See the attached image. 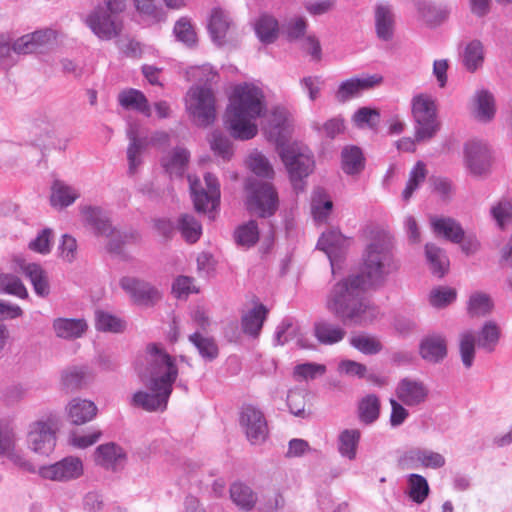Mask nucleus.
<instances>
[{
    "label": "nucleus",
    "instance_id": "obj_1",
    "mask_svg": "<svg viewBox=\"0 0 512 512\" xmlns=\"http://www.w3.org/2000/svg\"><path fill=\"white\" fill-rule=\"evenodd\" d=\"M398 268L393 254L392 237L387 232L376 233L364 250L361 272L352 274L333 286L326 299V309L343 324H371L379 311L364 297V291L383 285L387 277Z\"/></svg>",
    "mask_w": 512,
    "mask_h": 512
},
{
    "label": "nucleus",
    "instance_id": "obj_2",
    "mask_svg": "<svg viewBox=\"0 0 512 512\" xmlns=\"http://www.w3.org/2000/svg\"><path fill=\"white\" fill-rule=\"evenodd\" d=\"M147 366L140 373L147 390L134 393L132 405L146 411L165 410L178 376L174 359L159 345L152 343L146 348Z\"/></svg>",
    "mask_w": 512,
    "mask_h": 512
},
{
    "label": "nucleus",
    "instance_id": "obj_3",
    "mask_svg": "<svg viewBox=\"0 0 512 512\" xmlns=\"http://www.w3.org/2000/svg\"><path fill=\"white\" fill-rule=\"evenodd\" d=\"M266 110L264 95L252 84L238 85L230 97L226 110V125L230 134L240 140H249L258 132L254 121Z\"/></svg>",
    "mask_w": 512,
    "mask_h": 512
},
{
    "label": "nucleus",
    "instance_id": "obj_4",
    "mask_svg": "<svg viewBox=\"0 0 512 512\" xmlns=\"http://www.w3.org/2000/svg\"><path fill=\"white\" fill-rule=\"evenodd\" d=\"M193 76L204 85L191 87L186 97V108L198 126H208L214 122L216 117L215 95L207 84L217 78V73L212 67L205 65L195 68Z\"/></svg>",
    "mask_w": 512,
    "mask_h": 512
},
{
    "label": "nucleus",
    "instance_id": "obj_5",
    "mask_svg": "<svg viewBox=\"0 0 512 512\" xmlns=\"http://www.w3.org/2000/svg\"><path fill=\"white\" fill-rule=\"evenodd\" d=\"M126 0H102L86 17V24L101 40L118 37L123 30L121 13Z\"/></svg>",
    "mask_w": 512,
    "mask_h": 512
},
{
    "label": "nucleus",
    "instance_id": "obj_6",
    "mask_svg": "<svg viewBox=\"0 0 512 512\" xmlns=\"http://www.w3.org/2000/svg\"><path fill=\"white\" fill-rule=\"evenodd\" d=\"M278 154L284 163L296 191L303 190L302 180L314 169V159L308 147L299 143H278Z\"/></svg>",
    "mask_w": 512,
    "mask_h": 512
},
{
    "label": "nucleus",
    "instance_id": "obj_7",
    "mask_svg": "<svg viewBox=\"0 0 512 512\" xmlns=\"http://www.w3.org/2000/svg\"><path fill=\"white\" fill-rule=\"evenodd\" d=\"M500 338V328L494 321H487L478 335L472 330L464 331L459 338V351L461 361L466 368L473 365L475 347L491 353L494 351Z\"/></svg>",
    "mask_w": 512,
    "mask_h": 512
},
{
    "label": "nucleus",
    "instance_id": "obj_8",
    "mask_svg": "<svg viewBox=\"0 0 512 512\" xmlns=\"http://www.w3.org/2000/svg\"><path fill=\"white\" fill-rule=\"evenodd\" d=\"M412 115L415 121V141H427L439 130L435 100L427 94H419L412 99Z\"/></svg>",
    "mask_w": 512,
    "mask_h": 512
},
{
    "label": "nucleus",
    "instance_id": "obj_9",
    "mask_svg": "<svg viewBox=\"0 0 512 512\" xmlns=\"http://www.w3.org/2000/svg\"><path fill=\"white\" fill-rule=\"evenodd\" d=\"M247 208L260 217L272 216L278 208V194L269 182L249 178L246 183Z\"/></svg>",
    "mask_w": 512,
    "mask_h": 512
},
{
    "label": "nucleus",
    "instance_id": "obj_10",
    "mask_svg": "<svg viewBox=\"0 0 512 512\" xmlns=\"http://www.w3.org/2000/svg\"><path fill=\"white\" fill-rule=\"evenodd\" d=\"M188 182L197 212L212 213L217 209L220 203V185L213 174L204 175V184L193 175H188Z\"/></svg>",
    "mask_w": 512,
    "mask_h": 512
},
{
    "label": "nucleus",
    "instance_id": "obj_11",
    "mask_svg": "<svg viewBox=\"0 0 512 512\" xmlns=\"http://www.w3.org/2000/svg\"><path fill=\"white\" fill-rule=\"evenodd\" d=\"M58 419L48 416L29 425L27 432V445L30 450L40 455H49L56 446V433Z\"/></svg>",
    "mask_w": 512,
    "mask_h": 512
},
{
    "label": "nucleus",
    "instance_id": "obj_12",
    "mask_svg": "<svg viewBox=\"0 0 512 512\" xmlns=\"http://www.w3.org/2000/svg\"><path fill=\"white\" fill-rule=\"evenodd\" d=\"M83 471L82 461L78 457L68 456L54 464L41 466L37 473L45 480L68 482L81 477Z\"/></svg>",
    "mask_w": 512,
    "mask_h": 512
},
{
    "label": "nucleus",
    "instance_id": "obj_13",
    "mask_svg": "<svg viewBox=\"0 0 512 512\" xmlns=\"http://www.w3.org/2000/svg\"><path fill=\"white\" fill-rule=\"evenodd\" d=\"M119 284L131 300L140 306L152 307L162 298L158 288L143 279L125 276L120 279Z\"/></svg>",
    "mask_w": 512,
    "mask_h": 512
},
{
    "label": "nucleus",
    "instance_id": "obj_14",
    "mask_svg": "<svg viewBox=\"0 0 512 512\" xmlns=\"http://www.w3.org/2000/svg\"><path fill=\"white\" fill-rule=\"evenodd\" d=\"M239 422L251 444H261L266 440L268 426L261 410L252 405H244L240 412Z\"/></svg>",
    "mask_w": 512,
    "mask_h": 512
},
{
    "label": "nucleus",
    "instance_id": "obj_15",
    "mask_svg": "<svg viewBox=\"0 0 512 512\" xmlns=\"http://www.w3.org/2000/svg\"><path fill=\"white\" fill-rule=\"evenodd\" d=\"M464 164L473 176H482L491 167V151L488 145L481 141H469L464 146Z\"/></svg>",
    "mask_w": 512,
    "mask_h": 512
},
{
    "label": "nucleus",
    "instance_id": "obj_16",
    "mask_svg": "<svg viewBox=\"0 0 512 512\" xmlns=\"http://www.w3.org/2000/svg\"><path fill=\"white\" fill-rule=\"evenodd\" d=\"M395 396L406 407H417L427 401L429 388L422 380L407 376L398 381Z\"/></svg>",
    "mask_w": 512,
    "mask_h": 512
},
{
    "label": "nucleus",
    "instance_id": "obj_17",
    "mask_svg": "<svg viewBox=\"0 0 512 512\" xmlns=\"http://www.w3.org/2000/svg\"><path fill=\"white\" fill-rule=\"evenodd\" d=\"M379 75H371L365 78H350L343 81L335 92V99L339 103H345L357 97L363 90L372 88L382 82Z\"/></svg>",
    "mask_w": 512,
    "mask_h": 512
},
{
    "label": "nucleus",
    "instance_id": "obj_18",
    "mask_svg": "<svg viewBox=\"0 0 512 512\" xmlns=\"http://www.w3.org/2000/svg\"><path fill=\"white\" fill-rule=\"evenodd\" d=\"M81 215L84 223L90 226L96 235L104 237L116 235L108 215L101 208L84 206L81 208Z\"/></svg>",
    "mask_w": 512,
    "mask_h": 512
},
{
    "label": "nucleus",
    "instance_id": "obj_19",
    "mask_svg": "<svg viewBox=\"0 0 512 512\" xmlns=\"http://www.w3.org/2000/svg\"><path fill=\"white\" fill-rule=\"evenodd\" d=\"M419 352L427 362H441L447 355L446 338L441 334L427 335L420 343Z\"/></svg>",
    "mask_w": 512,
    "mask_h": 512
},
{
    "label": "nucleus",
    "instance_id": "obj_20",
    "mask_svg": "<svg viewBox=\"0 0 512 512\" xmlns=\"http://www.w3.org/2000/svg\"><path fill=\"white\" fill-rule=\"evenodd\" d=\"M126 460L124 450L115 443H106L97 447L95 461L106 469L116 470L122 467Z\"/></svg>",
    "mask_w": 512,
    "mask_h": 512
},
{
    "label": "nucleus",
    "instance_id": "obj_21",
    "mask_svg": "<svg viewBox=\"0 0 512 512\" xmlns=\"http://www.w3.org/2000/svg\"><path fill=\"white\" fill-rule=\"evenodd\" d=\"M66 411L72 424L82 425L96 416L97 407L90 400L74 398L66 406Z\"/></svg>",
    "mask_w": 512,
    "mask_h": 512
},
{
    "label": "nucleus",
    "instance_id": "obj_22",
    "mask_svg": "<svg viewBox=\"0 0 512 512\" xmlns=\"http://www.w3.org/2000/svg\"><path fill=\"white\" fill-rule=\"evenodd\" d=\"M190 153L183 147L168 151L161 158V165L170 176L181 177L189 163Z\"/></svg>",
    "mask_w": 512,
    "mask_h": 512
},
{
    "label": "nucleus",
    "instance_id": "obj_23",
    "mask_svg": "<svg viewBox=\"0 0 512 512\" xmlns=\"http://www.w3.org/2000/svg\"><path fill=\"white\" fill-rule=\"evenodd\" d=\"M347 332L339 324L328 320H320L314 324V336L323 345H334L341 342Z\"/></svg>",
    "mask_w": 512,
    "mask_h": 512
},
{
    "label": "nucleus",
    "instance_id": "obj_24",
    "mask_svg": "<svg viewBox=\"0 0 512 512\" xmlns=\"http://www.w3.org/2000/svg\"><path fill=\"white\" fill-rule=\"evenodd\" d=\"M231 24L232 20L226 11L220 8H214L211 12L208 24L212 40L218 45H222Z\"/></svg>",
    "mask_w": 512,
    "mask_h": 512
},
{
    "label": "nucleus",
    "instance_id": "obj_25",
    "mask_svg": "<svg viewBox=\"0 0 512 512\" xmlns=\"http://www.w3.org/2000/svg\"><path fill=\"white\" fill-rule=\"evenodd\" d=\"M394 13L389 5L379 4L375 8V28L379 39L389 41L394 32Z\"/></svg>",
    "mask_w": 512,
    "mask_h": 512
},
{
    "label": "nucleus",
    "instance_id": "obj_26",
    "mask_svg": "<svg viewBox=\"0 0 512 512\" xmlns=\"http://www.w3.org/2000/svg\"><path fill=\"white\" fill-rule=\"evenodd\" d=\"M52 327L57 337L76 339L85 333L87 323L83 319L57 318L53 321Z\"/></svg>",
    "mask_w": 512,
    "mask_h": 512
},
{
    "label": "nucleus",
    "instance_id": "obj_27",
    "mask_svg": "<svg viewBox=\"0 0 512 512\" xmlns=\"http://www.w3.org/2000/svg\"><path fill=\"white\" fill-rule=\"evenodd\" d=\"M431 225L435 233L442 235L445 239L460 243L464 236V230L459 222L450 217L433 218Z\"/></svg>",
    "mask_w": 512,
    "mask_h": 512
},
{
    "label": "nucleus",
    "instance_id": "obj_28",
    "mask_svg": "<svg viewBox=\"0 0 512 512\" xmlns=\"http://www.w3.org/2000/svg\"><path fill=\"white\" fill-rule=\"evenodd\" d=\"M22 271L29 278L35 293L40 297H47L50 293V285L47 273L36 263H27L22 266Z\"/></svg>",
    "mask_w": 512,
    "mask_h": 512
},
{
    "label": "nucleus",
    "instance_id": "obj_29",
    "mask_svg": "<svg viewBox=\"0 0 512 512\" xmlns=\"http://www.w3.org/2000/svg\"><path fill=\"white\" fill-rule=\"evenodd\" d=\"M51 190L50 201L54 207H68L80 196L77 189L60 180L54 181Z\"/></svg>",
    "mask_w": 512,
    "mask_h": 512
},
{
    "label": "nucleus",
    "instance_id": "obj_30",
    "mask_svg": "<svg viewBox=\"0 0 512 512\" xmlns=\"http://www.w3.org/2000/svg\"><path fill=\"white\" fill-rule=\"evenodd\" d=\"M118 100L125 109H133L147 117L151 116L149 102L146 96L139 90L129 89L122 91L118 96Z\"/></svg>",
    "mask_w": 512,
    "mask_h": 512
},
{
    "label": "nucleus",
    "instance_id": "obj_31",
    "mask_svg": "<svg viewBox=\"0 0 512 512\" xmlns=\"http://www.w3.org/2000/svg\"><path fill=\"white\" fill-rule=\"evenodd\" d=\"M425 255L433 275L441 278L449 268V259L443 249L435 244L428 243L425 246Z\"/></svg>",
    "mask_w": 512,
    "mask_h": 512
},
{
    "label": "nucleus",
    "instance_id": "obj_32",
    "mask_svg": "<svg viewBox=\"0 0 512 512\" xmlns=\"http://www.w3.org/2000/svg\"><path fill=\"white\" fill-rule=\"evenodd\" d=\"M230 498L233 503L244 511H250L257 502V494L252 488L242 482L230 486Z\"/></svg>",
    "mask_w": 512,
    "mask_h": 512
},
{
    "label": "nucleus",
    "instance_id": "obj_33",
    "mask_svg": "<svg viewBox=\"0 0 512 512\" xmlns=\"http://www.w3.org/2000/svg\"><path fill=\"white\" fill-rule=\"evenodd\" d=\"M381 403L375 394L364 396L358 403L357 412L360 422L370 425L378 420L380 416Z\"/></svg>",
    "mask_w": 512,
    "mask_h": 512
},
{
    "label": "nucleus",
    "instance_id": "obj_34",
    "mask_svg": "<svg viewBox=\"0 0 512 512\" xmlns=\"http://www.w3.org/2000/svg\"><path fill=\"white\" fill-rule=\"evenodd\" d=\"M268 310L263 304L256 305L242 317V328L246 334L257 336L267 317Z\"/></svg>",
    "mask_w": 512,
    "mask_h": 512
},
{
    "label": "nucleus",
    "instance_id": "obj_35",
    "mask_svg": "<svg viewBox=\"0 0 512 512\" xmlns=\"http://www.w3.org/2000/svg\"><path fill=\"white\" fill-rule=\"evenodd\" d=\"M342 169L345 173L358 174L364 169L365 159L361 149L357 146H348L342 150Z\"/></svg>",
    "mask_w": 512,
    "mask_h": 512
},
{
    "label": "nucleus",
    "instance_id": "obj_36",
    "mask_svg": "<svg viewBox=\"0 0 512 512\" xmlns=\"http://www.w3.org/2000/svg\"><path fill=\"white\" fill-rule=\"evenodd\" d=\"M361 433L357 429H346L338 437V450L341 456L354 460L357 454V447Z\"/></svg>",
    "mask_w": 512,
    "mask_h": 512
},
{
    "label": "nucleus",
    "instance_id": "obj_37",
    "mask_svg": "<svg viewBox=\"0 0 512 512\" xmlns=\"http://www.w3.org/2000/svg\"><path fill=\"white\" fill-rule=\"evenodd\" d=\"M345 237L336 230H330L323 233L317 243V248L324 251L333 266V257L344 246Z\"/></svg>",
    "mask_w": 512,
    "mask_h": 512
},
{
    "label": "nucleus",
    "instance_id": "obj_38",
    "mask_svg": "<svg viewBox=\"0 0 512 512\" xmlns=\"http://www.w3.org/2000/svg\"><path fill=\"white\" fill-rule=\"evenodd\" d=\"M255 31L261 42L273 43L279 32L278 21L269 14H262L255 24Z\"/></svg>",
    "mask_w": 512,
    "mask_h": 512
},
{
    "label": "nucleus",
    "instance_id": "obj_39",
    "mask_svg": "<svg viewBox=\"0 0 512 512\" xmlns=\"http://www.w3.org/2000/svg\"><path fill=\"white\" fill-rule=\"evenodd\" d=\"M476 105V118L482 122L490 121L495 115L493 95L486 91H478L474 97Z\"/></svg>",
    "mask_w": 512,
    "mask_h": 512
},
{
    "label": "nucleus",
    "instance_id": "obj_40",
    "mask_svg": "<svg viewBox=\"0 0 512 512\" xmlns=\"http://www.w3.org/2000/svg\"><path fill=\"white\" fill-rule=\"evenodd\" d=\"M494 307L491 297L483 292H474L471 294L467 311L471 317H483L491 313Z\"/></svg>",
    "mask_w": 512,
    "mask_h": 512
},
{
    "label": "nucleus",
    "instance_id": "obj_41",
    "mask_svg": "<svg viewBox=\"0 0 512 512\" xmlns=\"http://www.w3.org/2000/svg\"><path fill=\"white\" fill-rule=\"evenodd\" d=\"M409 497L417 504L423 503L429 495V485L425 477L419 474H410L407 478Z\"/></svg>",
    "mask_w": 512,
    "mask_h": 512
},
{
    "label": "nucleus",
    "instance_id": "obj_42",
    "mask_svg": "<svg viewBox=\"0 0 512 512\" xmlns=\"http://www.w3.org/2000/svg\"><path fill=\"white\" fill-rule=\"evenodd\" d=\"M349 342L352 347L365 355H376L383 348L381 341L376 336L369 334L352 336Z\"/></svg>",
    "mask_w": 512,
    "mask_h": 512
},
{
    "label": "nucleus",
    "instance_id": "obj_43",
    "mask_svg": "<svg viewBox=\"0 0 512 512\" xmlns=\"http://www.w3.org/2000/svg\"><path fill=\"white\" fill-rule=\"evenodd\" d=\"M178 229L186 241L190 243L196 242L202 234V226L200 222L190 214H183L178 220Z\"/></svg>",
    "mask_w": 512,
    "mask_h": 512
},
{
    "label": "nucleus",
    "instance_id": "obj_44",
    "mask_svg": "<svg viewBox=\"0 0 512 512\" xmlns=\"http://www.w3.org/2000/svg\"><path fill=\"white\" fill-rule=\"evenodd\" d=\"M426 176L427 171L425 164L421 161H418L410 171L408 182L402 192V199L405 202L410 200L413 193L418 189L420 184L424 182Z\"/></svg>",
    "mask_w": 512,
    "mask_h": 512
},
{
    "label": "nucleus",
    "instance_id": "obj_45",
    "mask_svg": "<svg viewBox=\"0 0 512 512\" xmlns=\"http://www.w3.org/2000/svg\"><path fill=\"white\" fill-rule=\"evenodd\" d=\"M484 60L483 45L478 40L470 42L463 54V64L469 71H475L480 67Z\"/></svg>",
    "mask_w": 512,
    "mask_h": 512
},
{
    "label": "nucleus",
    "instance_id": "obj_46",
    "mask_svg": "<svg viewBox=\"0 0 512 512\" xmlns=\"http://www.w3.org/2000/svg\"><path fill=\"white\" fill-rule=\"evenodd\" d=\"M248 166L251 171L259 177L272 179L274 177V169L265 155L260 152H253L248 159Z\"/></svg>",
    "mask_w": 512,
    "mask_h": 512
},
{
    "label": "nucleus",
    "instance_id": "obj_47",
    "mask_svg": "<svg viewBox=\"0 0 512 512\" xmlns=\"http://www.w3.org/2000/svg\"><path fill=\"white\" fill-rule=\"evenodd\" d=\"M95 321V327L99 331L119 333L125 329L124 321L104 311H96Z\"/></svg>",
    "mask_w": 512,
    "mask_h": 512
},
{
    "label": "nucleus",
    "instance_id": "obj_48",
    "mask_svg": "<svg viewBox=\"0 0 512 512\" xmlns=\"http://www.w3.org/2000/svg\"><path fill=\"white\" fill-rule=\"evenodd\" d=\"M189 340L203 358L213 360L217 357L218 347L212 338L204 337L199 332H195L189 336Z\"/></svg>",
    "mask_w": 512,
    "mask_h": 512
},
{
    "label": "nucleus",
    "instance_id": "obj_49",
    "mask_svg": "<svg viewBox=\"0 0 512 512\" xmlns=\"http://www.w3.org/2000/svg\"><path fill=\"white\" fill-rule=\"evenodd\" d=\"M259 239V230L254 220L249 221L237 228L235 231V240L241 246L251 247Z\"/></svg>",
    "mask_w": 512,
    "mask_h": 512
},
{
    "label": "nucleus",
    "instance_id": "obj_50",
    "mask_svg": "<svg viewBox=\"0 0 512 512\" xmlns=\"http://www.w3.org/2000/svg\"><path fill=\"white\" fill-rule=\"evenodd\" d=\"M490 213L498 227L504 229L512 221V201L507 198L499 200L491 207Z\"/></svg>",
    "mask_w": 512,
    "mask_h": 512
},
{
    "label": "nucleus",
    "instance_id": "obj_51",
    "mask_svg": "<svg viewBox=\"0 0 512 512\" xmlns=\"http://www.w3.org/2000/svg\"><path fill=\"white\" fill-rule=\"evenodd\" d=\"M62 384L69 390L74 391L86 384L87 373L83 368H69L62 373Z\"/></svg>",
    "mask_w": 512,
    "mask_h": 512
},
{
    "label": "nucleus",
    "instance_id": "obj_52",
    "mask_svg": "<svg viewBox=\"0 0 512 512\" xmlns=\"http://www.w3.org/2000/svg\"><path fill=\"white\" fill-rule=\"evenodd\" d=\"M352 120L358 128L374 129L379 124L380 114L376 109L362 107L354 113Z\"/></svg>",
    "mask_w": 512,
    "mask_h": 512
},
{
    "label": "nucleus",
    "instance_id": "obj_53",
    "mask_svg": "<svg viewBox=\"0 0 512 512\" xmlns=\"http://www.w3.org/2000/svg\"><path fill=\"white\" fill-rule=\"evenodd\" d=\"M14 448H16L14 427L6 421H0V457H4Z\"/></svg>",
    "mask_w": 512,
    "mask_h": 512
},
{
    "label": "nucleus",
    "instance_id": "obj_54",
    "mask_svg": "<svg viewBox=\"0 0 512 512\" xmlns=\"http://www.w3.org/2000/svg\"><path fill=\"white\" fill-rule=\"evenodd\" d=\"M0 290L19 298L28 297V292L22 281L14 275L0 276Z\"/></svg>",
    "mask_w": 512,
    "mask_h": 512
},
{
    "label": "nucleus",
    "instance_id": "obj_55",
    "mask_svg": "<svg viewBox=\"0 0 512 512\" xmlns=\"http://www.w3.org/2000/svg\"><path fill=\"white\" fill-rule=\"evenodd\" d=\"M210 146L215 154L221 156L224 160L230 159L232 155V145L230 140L221 132L214 131L210 136Z\"/></svg>",
    "mask_w": 512,
    "mask_h": 512
},
{
    "label": "nucleus",
    "instance_id": "obj_56",
    "mask_svg": "<svg viewBox=\"0 0 512 512\" xmlns=\"http://www.w3.org/2000/svg\"><path fill=\"white\" fill-rule=\"evenodd\" d=\"M456 290L450 287H438L429 295V302L433 307H445L456 299Z\"/></svg>",
    "mask_w": 512,
    "mask_h": 512
},
{
    "label": "nucleus",
    "instance_id": "obj_57",
    "mask_svg": "<svg viewBox=\"0 0 512 512\" xmlns=\"http://www.w3.org/2000/svg\"><path fill=\"white\" fill-rule=\"evenodd\" d=\"M18 55L14 52V45L6 36H0V66L11 68L17 62Z\"/></svg>",
    "mask_w": 512,
    "mask_h": 512
},
{
    "label": "nucleus",
    "instance_id": "obj_58",
    "mask_svg": "<svg viewBox=\"0 0 512 512\" xmlns=\"http://www.w3.org/2000/svg\"><path fill=\"white\" fill-rule=\"evenodd\" d=\"M174 33L176 37L187 45H193L196 42V34L191 23L182 18L175 24Z\"/></svg>",
    "mask_w": 512,
    "mask_h": 512
},
{
    "label": "nucleus",
    "instance_id": "obj_59",
    "mask_svg": "<svg viewBox=\"0 0 512 512\" xmlns=\"http://www.w3.org/2000/svg\"><path fill=\"white\" fill-rule=\"evenodd\" d=\"M115 234L107 237L109 238L108 249L115 253H119L124 244L137 241L139 238L137 232H120L115 229Z\"/></svg>",
    "mask_w": 512,
    "mask_h": 512
},
{
    "label": "nucleus",
    "instance_id": "obj_60",
    "mask_svg": "<svg viewBox=\"0 0 512 512\" xmlns=\"http://www.w3.org/2000/svg\"><path fill=\"white\" fill-rule=\"evenodd\" d=\"M389 403L391 405L390 425L392 427H399L409 417V412L398 399L390 398Z\"/></svg>",
    "mask_w": 512,
    "mask_h": 512
},
{
    "label": "nucleus",
    "instance_id": "obj_61",
    "mask_svg": "<svg viewBox=\"0 0 512 512\" xmlns=\"http://www.w3.org/2000/svg\"><path fill=\"white\" fill-rule=\"evenodd\" d=\"M420 466L424 468L439 469L446 464L445 457L435 451L421 448Z\"/></svg>",
    "mask_w": 512,
    "mask_h": 512
},
{
    "label": "nucleus",
    "instance_id": "obj_62",
    "mask_svg": "<svg viewBox=\"0 0 512 512\" xmlns=\"http://www.w3.org/2000/svg\"><path fill=\"white\" fill-rule=\"evenodd\" d=\"M32 37V43L35 47V52H40L43 49L52 45L56 39L55 32L51 29L39 30L29 34Z\"/></svg>",
    "mask_w": 512,
    "mask_h": 512
},
{
    "label": "nucleus",
    "instance_id": "obj_63",
    "mask_svg": "<svg viewBox=\"0 0 512 512\" xmlns=\"http://www.w3.org/2000/svg\"><path fill=\"white\" fill-rule=\"evenodd\" d=\"M326 372V367L316 363H303L299 364L294 369V374L302 379H314L318 375H323Z\"/></svg>",
    "mask_w": 512,
    "mask_h": 512
},
{
    "label": "nucleus",
    "instance_id": "obj_64",
    "mask_svg": "<svg viewBox=\"0 0 512 512\" xmlns=\"http://www.w3.org/2000/svg\"><path fill=\"white\" fill-rule=\"evenodd\" d=\"M51 235V229L46 228L42 230L41 233L38 234L36 239L30 242V249L41 254L49 253L51 248Z\"/></svg>",
    "mask_w": 512,
    "mask_h": 512
}]
</instances>
